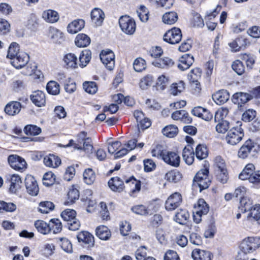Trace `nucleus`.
<instances>
[{"mask_svg": "<svg viewBox=\"0 0 260 260\" xmlns=\"http://www.w3.org/2000/svg\"><path fill=\"white\" fill-rule=\"evenodd\" d=\"M240 204L241 210L244 212L248 211L253 207L252 201L247 197L242 198L240 200Z\"/></svg>", "mask_w": 260, "mask_h": 260, "instance_id": "obj_54", "label": "nucleus"}, {"mask_svg": "<svg viewBox=\"0 0 260 260\" xmlns=\"http://www.w3.org/2000/svg\"><path fill=\"white\" fill-rule=\"evenodd\" d=\"M108 185L112 190L121 192L124 188L123 181L118 177L111 178L108 181Z\"/></svg>", "mask_w": 260, "mask_h": 260, "instance_id": "obj_17", "label": "nucleus"}, {"mask_svg": "<svg viewBox=\"0 0 260 260\" xmlns=\"http://www.w3.org/2000/svg\"><path fill=\"white\" fill-rule=\"evenodd\" d=\"M55 180V175L51 172L45 173L43 176V184L49 186L52 185Z\"/></svg>", "mask_w": 260, "mask_h": 260, "instance_id": "obj_59", "label": "nucleus"}, {"mask_svg": "<svg viewBox=\"0 0 260 260\" xmlns=\"http://www.w3.org/2000/svg\"><path fill=\"white\" fill-rule=\"evenodd\" d=\"M229 113V109L227 108H221L218 109L215 113L214 121L219 122L224 120L223 119L226 117Z\"/></svg>", "mask_w": 260, "mask_h": 260, "instance_id": "obj_55", "label": "nucleus"}, {"mask_svg": "<svg viewBox=\"0 0 260 260\" xmlns=\"http://www.w3.org/2000/svg\"><path fill=\"white\" fill-rule=\"evenodd\" d=\"M30 99L36 106L39 107L44 106L46 103L45 93L40 90L34 91L30 95Z\"/></svg>", "mask_w": 260, "mask_h": 260, "instance_id": "obj_18", "label": "nucleus"}, {"mask_svg": "<svg viewBox=\"0 0 260 260\" xmlns=\"http://www.w3.org/2000/svg\"><path fill=\"white\" fill-rule=\"evenodd\" d=\"M35 226L41 234L46 235L50 232L49 223H47L43 220H38L35 222Z\"/></svg>", "mask_w": 260, "mask_h": 260, "instance_id": "obj_36", "label": "nucleus"}, {"mask_svg": "<svg viewBox=\"0 0 260 260\" xmlns=\"http://www.w3.org/2000/svg\"><path fill=\"white\" fill-rule=\"evenodd\" d=\"M20 52L19 51V46L16 42L12 43L8 49L7 58L11 59V60L14 58Z\"/></svg>", "mask_w": 260, "mask_h": 260, "instance_id": "obj_46", "label": "nucleus"}, {"mask_svg": "<svg viewBox=\"0 0 260 260\" xmlns=\"http://www.w3.org/2000/svg\"><path fill=\"white\" fill-rule=\"evenodd\" d=\"M153 81V77L148 75L141 79L139 83L140 87L143 90L147 89L151 85Z\"/></svg>", "mask_w": 260, "mask_h": 260, "instance_id": "obj_53", "label": "nucleus"}, {"mask_svg": "<svg viewBox=\"0 0 260 260\" xmlns=\"http://www.w3.org/2000/svg\"><path fill=\"white\" fill-rule=\"evenodd\" d=\"M59 239L60 242V245L63 250L67 253H71L73 248L70 241L66 238H60Z\"/></svg>", "mask_w": 260, "mask_h": 260, "instance_id": "obj_57", "label": "nucleus"}, {"mask_svg": "<svg viewBox=\"0 0 260 260\" xmlns=\"http://www.w3.org/2000/svg\"><path fill=\"white\" fill-rule=\"evenodd\" d=\"M181 30L177 27H174L169 30L164 35V40L171 44H178L181 41Z\"/></svg>", "mask_w": 260, "mask_h": 260, "instance_id": "obj_6", "label": "nucleus"}, {"mask_svg": "<svg viewBox=\"0 0 260 260\" xmlns=\"http://www.w3.org/2000/svg\"><path fill=\"white\" fill-rule=\"evenodd\" d=\"M202 74L201 70L200 68H195L191 70L188 75V79L190 81H197L201 78Z\"/></svg>", "mask_w": 260, "mask_h": 260, "instance_id": "obj_58", "label": "nucleus"}, {"mask_svg": "<svg viewBox=\"0 0 260 260\" xmlns=\"http://www.w3.org/2000/svg\"><path fill=\"white\" fill-rule=\"evenodd\" d=\"M91 55V53L89 50H85L81 52L79 56V65L81 67L83 68L86 66L90 60Z\"/></svg>", "mask_w": 260, "mask_h": 260, "instance_id": "obj_44", "label": "nucleus"}, {"mask_svg": "<svg viewBox=\"0 0 260 260\" xmlns=\"http://www.w3.org/2000/svg\"><path fill=\"white\" fill-rule=\"evenodd\" d=\"M83 176L84 182L88 185L93 184L95 180V173L92 169L90 168L85 170Z\"/></svg>", "mask_w": 260, "mask_h": 260, "instance_id": "obj_40", "label": "nucleus"}, {"mask_svg": "<svg viewBox=\"0 0 260 260\" xmlns=\"http://www.w3.org/2000/svg\"><path fill=\"white\" fill-rule=\"evenodd\" d=\"M54 208V205L52 202L45 201L40 203L39 211L42 213L46 214L53 210Z\"/></svg>", "mask_w": 260, "mask_h": 260, "instance_id": "obj_50", "label": "nucleus"}, {"mask_svg": "<svg viewBox=\"0 0 260 260\" xmlns=\"http://www.w3.org/2000/svg\"><path fill=\"white\" fill-rule=\"evenodd\" d=\"M178 132V127L175 125L166 126L162 130V133L168 137L173 138L175 137Z\"/></svg>", "mask_w": 260, "mask_h": 260, "instance_id": "obj_48", "label": "nucleus"}, {"mask_svg": "<svg viewBox=\"0 0 260 260\" xmlns=\"http://www.w3.org/2000/svg\"><path fill=\"white\" fill-rule=\"evenodd\" d=\"M248 211L249 213L248 214L247 218L249 219L257 221L260 219V205H255Z\"/></svg>", "mask_w": 260, "mask_h": 260, "instance_id": "obj_47", "label": "nucleus"}, {"mask_svg": "<svg viewBox=\"0 0 260 260\" xmlns=\"http://www.w3.org/2000/svg\"><path fill=\"white\" fill-rule=\"evenodd\" d=\"M209 170L207 168L200 170L196 175L193 180V186L199 187L201 192L209 186L211 180L208 176Z\"/></svg>", "mask_w": 260, "mask_h": 260, "instance_id": "obj_1", "label": "nucleus"}, {"mask_svg": "<svg viewBox=\"0 0 260 260\" xmlns=\"http://www.w3.org/2000/svg\"><path fill=\"white\" fill-rule=\"evenodd\" d=\"M137 140L136 139H133L128 141L127 144H126V148H122L118 151L115 153L114 158L115 159L120 158L127 153L129 151L133 150L136 147Z\"/></svg>", "mask_w": 260, "mask_h": 260, "instance_id": "obj_23", "label": "nucleus"}, {"mask_svg": "<svg viewBox=\"0 0 260 260\" xmlns=\"http://www.w3.org/2000/svg\"><path fill=\"white\" fill-rule=\"evenodd\" d=\"M63 61L68 68L75 69L77 67V57L73 53L67 54L64 56Z\"/></svg>", "mask_w": 260, "mask_h": 260, "instance_id": "obj_31", "label": "nucleus"}, {"mask_svg": "<svg viewBox=\"0 0 260 260\" xmlns=\"http://www.w3.org/2000/svg\"><path fill=\"white\" fill-rule=\"evenodd\" d=\"M243 137V130L241 127H233L228 132L225 140L228 144L235 145L242 140Z\"/></svg>", "mask_w": 260, "mask_h": 260, "instance_id": "obj_4", "label": "nucleus"}, {"mask_svg": "<svg viewBox=\"0 0 260 260\" xmlns=\"http://www.w3.org/2000/svg\"><path fill=\"white\" fill-rule=\"evenodd\" d=\"M44 163L47 167L55 168L61 164L60 159L53 154H49L44 158Z\"/></svg>", "mask_w": 260, "mask_h": 260, "instance_id": "obj_24", "label": "nucleus"}, {"mask_svg": "<svg viewBox=\"0 0 260 260\" xmlns=\"http://www.w3.org/2000/svg\"><path fill=\"white\" fill-rule=\"evenodd\" d=\"M8 160L11 167L17 171H23L26 168L27 164L23 158L17 155H11Z\"/></svg>", "mask_w": 260, "mask_h": 260, "instance_id": "obj_8", "label": "nucleus"}, {"mask_svg": "<svg viewBox=\"0 0 260 260\" xmlns=\"http://www.w3.org/2000/svg\"><path fill=\"white\" fill-rule=\"evenodd\" d=\"M25 185L27 192L31 196H37L39 192V187L35 178L27 175L25 179Z\"/></svg>", "mask_w": 260, "mask_h": 260, "instance_id": "obj_10", "label": "nucleus"}, {"mask_svg": "<svg viewBox=\"0 0 260 260\" xmlns=\"http://www.w3.org/2000/svg\"><path fill=\"white\" fill-rule=\"evenodd\" d=\"M75 43L79 47H85L90 43V39L84 34H79L76 36Z\"/></svg>", "mask_w": 260, "mask_h": 260, "instance_id": "obj_30", "label": "nucleus"}, {"mask_svg": "<svg viewBox=\"0 0 260 260\" xmlns=\"http://www.w3.org/2000/svg\"><path fill=\"white\" fill-rule=\"evenodd\" d=\"M194 152L191 146L188 145L184 148L182 152L183 160L187 165H191L194 160Z\"/></svg>", "mask_w": 260, "mask_h": 260, "instance_id": "obj_25", "label": "nucleus"}, {"mask_svg": "<svg viewBox=\"0 0 260 260\" xmlns=\"http://www.w3.org/2000/svg\"><path fill=\"white\" fill-rule=\"evenodd\" d=\"M195 154L199 159H203L206 158L208 154L207 148L204 144H199L196 148Z\"/></svg>", "mask_w": 260, "mask_h": 260, "instance_id": "obj_43", "label": "nucleus"}, {"mask_svg": "<svg viewBox=\"0 0 260 260\" xmlns=\"http://www.w3.org/2000/svg\"><path fill=\"white\" fill-rule=\"evenodd\" d=\"M86 198H83L82 200L85 202V205L87 206V211L90 212V207H94L96 204L94 200L92 199V191L90 189H86L84 191Z\"/></svg>", "mask_w": 260, "mask_h": 260, "instance_id": "obj_39", "label": "nucleus"}, {"mask_svg": "<svg viewBox=\"0 0 260 260\" xmlns=\"http://www.w3.org/2000/svg\"><path fill=\"white\" fill-rule=\"evenodd\" d=\"M105 14L99 8H94L91 12L92 22L96 26H100L104 19Z\"/></svg>", "mask_w": 260, "mask_h": 260, "instance_id": "obj_19", "label": "nucleus"}, {"mask_svg": "<svg viewBox=\"0 0 260 260\" xmlns=\"http://www.w3.org/2000/svg\"><path fill=\"white\" fill-rule=\"evenodd\" d=\"M79 242H82L83 246L89 248L94 245V239L92 235L87 231H82L77 235Z\"/></svg>", "mask_w": 260, "mask_h": 260, "instance_id": "obj_13", "label": "nucleus"}, {"mask_svg": "<svg viewBox=\"0 0 260 260\" xmlns=\"http://www.w3.org/2000/svg\"><path fill=\"white\" fill-rule=\"evenodd\" d=\"M21 109V104L17 101H12L8 103L5 108V113L10 116L18 114Z\"/></svg>", "mask_w": 260, "mask_h": 260, "instance_id": "obj_15", "label": "nucleus"}, {"mask_svg": "<svg viewBox=\"0 0 260 260\" xmlns=\"http://www.w3.org/2000/svg\"><path fill=\"white\" fill-rule=\"evenodd\" d=\"M182 203V196L178 192L171 195L166 201L165 208L168 211H172L178 208Z\"/></svg>", "mask_w": 260, "mask_h": 260, "instance_id": "obj_7", "label": "nucleus"}, {"mask_svg": "<svg viewBox=\"0 0 260 260\" xmlns=\"http://www.w3.org/2000/svg\"><path fill=\"white\" fill-rule=\"evenodd\" d=\"M85 22L83 19L75 20L68 25V31L70 34H76L84 27Z\"/></svg>", "mask_w": 260, "mask_h": 260, "instance_id": "obj_21", "label": "nucleus"}, {"mask_svg": "<svg viewBox=\"0 0 260 260\" xmlns=\"http://www.w3.org/2000/svg\"><path fill=\"white\" fill-rule=\"evenodd\" d=\"M137 12L141 21L146 22L148 20L149 12L146 7L141 6Z\"/></svg>", "mask_w": 260, "mask_h": 260, "instance_id": "obj_61", "label": "nucleus"}, {"mask_svg": "<svg viewBox=\"0 0 260 260\" xmlns=\"http://www.w3.org/2000/svg\"><path fill=\"white\" fill-rule=\"evenodd\" d=\"M232 68L239 75H242L245 71L244 66L242 62L239 60H237L233 63Z\"/></svg>", "mask_w": 260, "mask_h": 260, "instance_id": "obj_63", "label": "nucleus"}, {"mask_svg": "<svg viewBox=\"0 0 260 260\" xmlns=\"http://www.w3.org/2000/svg\"><path fill=\"white\" fill-rule=\"evenodd\" d=\"M133 67L135 71L137 72H142L146 68L145 60L141 57L137 58L133 63Z\"/></svg>", "mask_w": 260, "mask_h": 260, "instance_id": "obj_52", "label": "nucleus"}, {"mask_svg": "<svg viewBox=\"0 0 260 260\" xmlns=\"http://www.w3.org/2000/svg\"><path fill=\"white\" fill-rule=\"evenodd\" d=\"M115 55L111 50L103 51L100 54V59L103 64L109 70H112L114 66Z\"/></svg>", "mask_w": 260, "mask_h": 260, "instance_id": "obj_9", "label": "nucleus"}, {"mask_svg": "<svg viewBox=\"0 0 260 260\" xmlns=\"http://www.w3.org/2000/svg\"><path fill=\"white\" fill-rule=\"evenodd\" d=\"M254 166L252 164H249L246 166L242 172L239 174V178L243 180L249 179L254 172Z\"/></svg>", "mask_w": 260, "mask_h": 260, "instance_id": "obj_35", "label": "nucleus"}, {"mask_svg": "<svg viewBox=\"0 0 260 260\" xmlns=\"http://www.w3.org/2000/svg\"><path fill=\"white\" fill-rule=\"evenodd\" d=\"M184 89V83L183 81H180L177 83H174L171 86V93L174 95L178 93L182 92Z\"/></svg>", "mask_w": 260, "mask_h": 260, "instance_id": "obj_64", "label": "nucleus"}, {"mask_svg": "<svg viewBox=\"0 0 260 260\" xmlns=\"http://www.w3.org/2000/svg\"><path fill=\"white\" fill-rule=\"evenodd\" d=\"M76 212L73 209H66L62 212L61 216L64 221H67V226L69 230L76 231L80 227V221L76 218Z\"/></svg>", "mask_w": 260, "mask_h": 260, "instance_id": "obj_2", "label": "nucleus"}, {"mask_svg": "<svg viewBox=\"0 0 260 260\" xmlns=\"http://www.w3.org/2000/svg\"><path fill=\"white\" fill-rule=\"evenodd\" d=\"M46 89L49 94L57 95L60 92L59 85L55 81H51L47 83Z\"/></svg>", "mask_w": 260, "mask_h": 260, "instance_id": "obj_49", "label": "nucleus"}, {"mask_svg": "<svg viewBox=\"0 0 260 260\" xmlns=\"http://www.w3.org/2000/svg\"><path fill=\"white\" fill-rule=\"evenodd\" d=\"M79 136L84 141L83 146L82 147V150H84L87 153H91L93 147L91 144V139L89 138H85V137L86 136V133L85 132H82L80 134Z\"/></svg>", "mask_w": 260, "mask_h": 260, "instance_id": "obj_42", "label": "nucleus"}, {"mask_svg": "<svg viewBox=\"0 0 260 260\" xmlns=\"http://www.w3.org/2000/svg\"><path fill=\"white\" fill-rule=\"evenodd\" d=\"M50 37L53 42L56 44H60L63 39V34L60 30L55 28L50 29Z\"/></svg>", "mask_w": 260, "mask_h": 260, "instance_id": "obj_37", "label": "nucleus"}, {"mask_svg": "<svg viewBox=\"0 0 260 260\" xmlns=\"http://www.w3.org/2000/svg\"><path fill=\"white\" fill-rule=\"evenodd\" d=\"M166 176L169 181L173 182L179 181L182 178L181 174L178 171L169 172L166 174Z\"/></svg>", "mask_w": 260, "mask_h": 260, "instance_id": "obj_62", "label": "nucleus"}, {"mask_svg": "<svg viewBox=\"0 0 260 260\" xmlns=\"http://www.w3.org/2000/svg\"><path fill=\"white\" fill-rule=\"evenodd\" d=\"M171 117L173 120H180L186 123H190L192 121V118L188 113L183 110H178L173 112L171 115Z\"/></svg>", "mask_w": 260, "mask_h": 260, "instance_id": "obj_16", "label": "nucleus"}, {"mask_svg": "<svg viewBox=\"0 0 260 260\" xmlns=\"http://www.w3.org/2000/svg\"><path fill=\"white\" fill-rule=\"evenodd\" d=\"M162 160L170 166L177 167L180 164V157L175 152L166 150Z\"/></svg>", "mask_w": 260, "mask_h": 260, "instance_id": "obj_12", "label": "nucleus"}, {"mask_svg": "<svg viewBox=\"0 0 260 260\" xmlns=\"http://www.w3.org/2000/svg\"><path fill=\"white\" fill-rule=\"evenodd\" d=\"M10 191L12 193L16 192V190L20 187L22 183L20 177L18 175L13 174L10 177Z\"/></svg>", "mask_w": 260, "mask_h": 260, "instance_id": "obj_33", "label": "nucleus"}, {"mask_svg": "<svg viewBox=\"0 0 260 260\" xmlns=\"http://www.w3.org/2000/svg\"><path fill=\"white\" fill-rule=\"evenodd\" d=\"M119 24L122 31L126 34L132 35L136 30L134 20L128 16H121L119 20Z\"/></svg>", "mask_w": 260, "mask_h": 260, "instance_id": "obj_5", "label": "nucleus"}, {"mask_svg": "<svg viewBox=\"0 0 260 260\" xmlns=\"http://www.w3.org/2000/svg\"><path fill=\"white\" fill-rule=\"evenodd\" d=\"M96 235L101 239L107 240L111 237V232L105 225L98 226L96 229Z\"/></svg>", "mask_w": 260, "mask_h": 260, "instance_id": "obj_34", "label": "nucleus"}, {"mask_svg": "<svg viewBox=\"0 0 260 260\" xmlns=\"http://www.w3.org/2000/svg\"><path fill=\"white\" fill-rule=\"evenodd\" d=\"M42 18L49 23H54L59 19V15L57 12L52 10L44 11L42 14Z\"/></svg>", "mask_w": 260, "mask_h": 260, "instance_id": "obj_27", "label": "nucleus"}, {"mask_svg": "<svg viewBox=\"0 0 260 260\" xmlns=\"http://www.w3.org/2000/svg\"><path fill=\"white\" fill-rule=\"evenodd\" d=\"M50 231H52L54 234L60 233L62 230V224L58 219H52L49 222Z\"/></svg>", "mask_w": 260, "mask_h": 260, "instance_id": "obj_51", "label": "nucleus"}, {"mask_svg": "<svg viewBox=\"0 0 260 260\" xmlns=\"http://www.w3.org/2000/svg\"><path fill=\"white\" fill-rule=\"evenodd\" d=\"M178 19L177 14L175 12L166 13L162 16V21L167 24H173Z\"/></svg>", "mask_w": 260, "mask_h": 260, "instance_id": "obj_45", "label": "nucleus"}, {"mask_svg": "<svg viewBox=\"0 0 260 260\" xmlns=\"http://www.w3.org/2000/svg\"><path fill=\"white\" fill-rule=\"evenodd\" d=\"M230 98L229 92L225 90H221L213 94L212 98L217 104L221 105L225 103Z\"/></svg>", "mask_w": 260, "mask_h": 260, "instance_id": "obj_22", "label": "nucleus"}, {"mask_svg": "<svg viewBox=\"0 0 260 260\" xmlns=\"http://www.w3.org/2000/svg\"><path fill=\"white\" fill-rule=\"evenodd\" d=\"M209 210L208 205L202 199L199 200L197 205L194 206V211L202 215H206Z\"/></svg>", "mask_w": 260, "mask_h": 260, "instance_id": "obj_38", "label": "nucleus"}, {"mask_svg": "<svg viewBox=\"0 0 260 260\" xmlns=\"http://www.w3.org/2000/svg\"><path fill=\"white\" fill-rule=\"evenodd\" d=\"M68 199L65 202V204L69 205L75 203V201L78 200L79 198V191L75 188L70 189L68 193Z\"/></svg>", "mask_w": 260, "mask_h": 260, "instance_id": "obj_41", "label": "nucleus"}, {"mask_svg": "<svg viewBox=\"0 0 260 260\" xmlns=\"http://www.w3.org/2000/svg\"><path fill=\"white\" fill-rule=\"evenodd\" d=\"M253 147L254 145L251 140L246 141L239 150V157L243 159L246 158Z\"/></svg>", "mask_w": 260, "mask_h": 260, "instance_id": "obj_26", "label": "nucleus"}, {"mask_svg": "<svg viewBox=\"0 0 260 260\" xmlns=\"http://www.w3.org/2000/svg\"><path fill=\"white\" fill-rule=\"evenodd\" d=\"M152 64L158 68H166L172 67L174 64V62L172 59L166 57L156 60L152 62Z\"/></svg>", "mask_w": 260, "mask_h": 260, "instance_id": "obj_32", "label": "nucleus"}, {"mask_svg": "<svg viewBox=\"0 0 260 260\" xmlns=\"http://www.w3.org/2000/svg\"><path fill=\"white\" fill-rule=\"evenodd\" d=\"M194 260H211L213 255L210 251L194 249L192 252Z\"/></svg>", "mask_w": 260, "mask_h": 260, "instance_id": "obj_20", "label": "nucleus"}, {"mask_svg": "<svg viewBox=\"0 0 260 260\" xmlns=\"http://www.w3.org/2000/svg\"><path fill=\"white\" fill-rule=\"evenodd\" d=\"M189 217V214L186 210L180 209L176 213L174 220L180 224H184Z\"/></svg>", "mask_w": 260, "mask_h": 260, "instance_id": "obj_29", "label": "nucleus"}, {"mask_svg": "<svg viewBox=\"0 0 260 260\" xmlns=\"http://www.w3.org/2000/svg\"><path fill=\"white\" fill-rule=\"evenodd\" d=\"M193 62L194 58L192 55L185 54L180 58L177 67L180 70L184 71L188 69Z\"/></svg>", "mask_w": 260, "mask_h": 260, "instance_id": "obj_14", "label": "nucleus"}, {"mask_svg": "<svg viewBox=\"0 0 260 260\" xmlns=\"http://www.w3.org/2000/svg\"><path fill=\"white\" fill-rule=\"evenodd\" d=\"M260 247V238L258 237H248L244 239L240 245L241 251L245 253H251Z\"/></svg>", "mask_w": 260, "mask_h": 260, "instance_id": "obj_3", "label": "nucleus"}, {"mask_svg": "<svg viewBox=\"0 0 260 260\" xmlns=\"http://www.w3.org/2000/svg\"><path fill=\"white\" fill-rule=\"evenodd\" d=\"M85 91L89 94H94L98 90V87L94 82H85L83 84Z\"/></svg>", "mask_w": 260, "mask_h": 260, "instance_id": "obj_56", "label": "nucleus"}, {"mask_svg": "<svg viewBox=\"0 0 260 260\" xmlns=\"http://www.w3.org/2000/svg\"><path fill=\"white\" fill-rule=\"evenodd\" d=\"M24 131L27 135H38L41 132V129L34 125H27L24 128Z\"/></svg>", "mask_w": 260, "mask_h": 260, "instance_id": "obj_60", "label": "nucleus"}, {"mask_svg": "<svg viewBox=\"0 0 260 260\" xmlns=\"http://www.w3.org/2000/svg\"><path fill=\"white\" fill-rule=\"evenodd\" d=\"M29 55L24 52H20L11 60V64L16 69L24 67L28 62Z\"/></svg>", "mask_w": 260, "mask_h": 260, "instance_id": "obj_11", "label": "nucleus"}, {"mask_svg": "<svg viewBox=\"0 0 260 260\" xmlns=\"http://www.w3.org/2000/svg\"><path fill=\"white\" fill-rule=\"evenodd\" d=\"M250 100V95L247 93L238 92L233 95V102L236 104L242 105Z\"/></svg>", "mask_w": 260, "mask_h": 260, "instance_id": "obj_28", "label": "nucleus"}]
</instances>
